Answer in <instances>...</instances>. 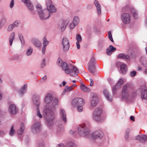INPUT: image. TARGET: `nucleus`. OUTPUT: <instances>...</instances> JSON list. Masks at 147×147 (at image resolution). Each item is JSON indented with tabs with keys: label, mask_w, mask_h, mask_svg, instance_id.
<instances>
[{
	"label": "nucleus",
	"mask_w": 147,
	"mask_h": 147,
	"mask_svg": "<svg viewBox=\"0 0 147 147\" xmlns=\"http://www.w3.org/2000/svg\"><path fill=\"white\" fill-rule=\"evenodd\" d=\"M45 104L44 107L43 114L45 115L53 114L58 105L59 99L57 97L53 98V95L50 93L46 94L43 99Z\"/></svg>",
	"instance_id": "nucleus-1"
},
{
	"label": "nucleus",
	"mask_w": 147,
	"mask_h": 147,
	"mask_svg": "<svg viewBox=\"0 0 147 147\" xmlns=\"http://www.w3.org/2000/svg\"><path fill=\"white\" fill-rule=\"evenodd\" d=\"M40 18L42 20L48 19L49 17L48 13L46 10H42V8L40 4H38L36 7Z\"/></svg>",
	"instance_id": "nucleus-2"
},
{
	"label": "nucleus",
	"mask_w": 147,
	"mask_h": 147,
	"mask_svg": "<svg viewBox=\"0 0 147 147\" xmlns=\"http://www.w3.org/2000/svg\"><path fill=\"white\" fill-rule=\"evenodd\" d=\"M102 111L100 108H96L93 112L92 118L95 121L100 122L102 121L101 114Z\"/></svg>",
	"instance_id": "nucleus-3"
},
{
	"label": "nucleus",
	"mask_w": 147,
	"mask_h": 147,
	"mask_svg": "<svg viewBox=\"0 0 147 147\" xmlns=\"http://www.w3.org/2000/svg\"><path fill=\"white\" fill-rule=\"evenodd\" d=\"M78 134L81 136H85L89 133V131L86 128L85 124H82L80 125L78 128Z\"/></svg>",
	"instance_id": "nucleus-4"
},
{
	"label": "nucleus",
	"mask_w": 147,
	"mask_h": 147,
	"mask_svg": "<svg viewBox=\"0 0 147 147\" xmlns=\"http://www.w3.org/2000/svg\"><path fill=\"white\" fill-rule=\"evenodd\" d=\"M128 85L126 84L123 87L121 94V98L124 101H127L130 99V96L127 92V89Z\"/></svg>",
	"instance_id": "nucleus-5"
},
{
	"label": "nucleus",
	"mask_w": 147,
	"mask_h": 147,
	"mask_svg": "<svg viewBox=\"0 0 147 147\" xmlns=\"http://www.w3.org/2000/svg\"><path fill=\"white\" fill-rule=\"evenodd\" d=\"M57 65L61 67L65 73L70 74V72L68 71L69 68V66H68L66 63L63 61L61 59L59 58L57 59Z\"/></svg>",
	"instance_id": "nucleus-6"
},
{
	"label": "nucleus",
	"mask_w": 147,
	"mask_h": 147,
	"mask_svg": "<svg viewBox=\"0 0 147 147\" xmlns=\"http://www.w3.org/2000/svg\"><path fill=\"white\" fill-rule=\"evenodd\" d=\"M47 10H46L48 13V15H50L51 13L56 12L57 9L52 4V1L50 0H48L46 3Z\"/></svg>",
	"instance_id": "nucleus-7"
},
{
	"label": "nucleus",
	"mask_w": 147,
	"mask_h": 147,
	"mask_svg": "<svg viewBox=\"0 0 147 147\" xmlns=\"http://www.w3.org/2000/svg\"><path fill=\"white\" fill-rule=\"evenodd\" d=\"M90 104L91 107H94L97 105L98 100L96 94L93 92L90 94Z\"/></svg>",
	"instance_id": "nucleus-8"
},
{
	"label": "nucleus",
	"mask_w": 147,
	"mask_h": 147,
	"mask_svg": "<svg viewBox=\"0 0 147 147\" xmlns=\"http://www.w3.org/2000/svg\"><path fill=\"white\" fill-rule=\"evenodd\" d=\"M62 44L63 51L64 52H67L69 48V43L68 39L64 37L62 40Z\"/></svg>",
	"instance_id": "nucleus-9"
},
{
	"label": "nucleus",
	"mask_w": 147,
	"mask_h": 147,
	"mask_svg": "<svg viewBox=\"0 0 147 147\" xmlns=\"http://www.w3.org/2000/svg\"><path fill=\"white\" fill-rule=\"evenodd\" d=\"M70 74H67L71 76L75 77L78 73V70L77 67L74 65H71L69 66V68L68 70Z\"/></svg>",
	"instance_id": "nucleus-10"
},
{
	"label": "nucleus",
	"mask_w": 147,
	"mask_h": 147,
	"mask_svg": "<svg viewBox=\"0 0 147 147\" xmlns=\"http://www.w3.org/2000/svg\"><path fill=\"white\" fill-rule=\"evenodd\" d=\"M80 19L78 17L74 16L72 21L69 23V27L71 30L74 29L79 23Z\"/></svg>",
	"instance_id": "nucleus-11"
},
{
	"label": "nucleus",
	"mask_w": 147,
	"mask_h": 147,
	"mask_svg": "<svg viewBox=\"0 0 147 147\" xmlns=\"http://www.w3.org/2000/svg\"><path fill=\"white\" fill-rule=\"evenodd\" d=\"M9 113L11 115H14L17 113L18 109V107L14 104H10L8 108Z\"/></svg>",
	"instance_id": "nucleus-12"
},
{
	"label": "nucleus",
	"mask_w": 147,
	"mask_h": 147,
	"mask_svg": "<svg viewBox=\"0 0 147 147\" xmlns=\"http://www.w3.org/2000/svg\"><path fill=\"white\" fill-rule=\"evenodd\" d=\"M103 134L101 131H97L93 132L92 136L94 139L95 140H100L103 137Z\"/></svg>",
	"instance_id": "nucleus-13"
},
{
	"label": "nucleus",
	"mask_w": 147,
	"mask_h": 147,
	"mask_svg": "<svg viewBox=\"0 0 147 147\" xmlns=\"http://www.w3.org/2000/svg\"><path fill=\"white\" fill-rule=\"evenodd\" d=\"M95 59L94 57H92L89 63L88 69L91 73H94L95 71Z\"/></svg>",
	"instance_id": "nucleus-14"
},
{
	"label": "nucleus",
	"mask_w": 147,
	"mask_h": 147,
	"mask_svg": "<svg viewBox=\"0 0 147 147\" xmlns=\"http://www.w3.org/2000/svg\"><path fill=\"white\" fill-rule=\"evenodd\" d=\"M121 19L125 24H128L130 21L131 17L129 13H124L121 16Z\"/></svg>",
	"instance_id": "nucleus-15"
},
{
	"label": "nucleus",
	"mask_w": 147,
	"mask_h": 147,
	"mask_svg": "<svg viewBox=\"0 0 147 147\" xmlns=\"http://www.w3.org/2000/svg\"><path fill=\"white\" fill-rule=\"evenodd\" d=\"M40 96L39 95L35 94L33 95L32 97V101L33 104L38 107L40 105V102L39 101Z\"/></svg>",
	"instance_id": "nucleus-16"
},
{
	"label": "nucleus",
	"mask_w": 147,
	"mask_h": 147,
	"mask_svg": "<svg viewBox=\"0 0 147 147\" xmlns=\"http://www.w3.org/2000/svg\"><path fill=\"white\" fill-rule=\"evenodd\" d=\"M69 23V21L68 20H65L60 22L58 25L59 28L62 31H63L67 26Z\"/></svg>",
	"instance_id": "nucleus-17"
},
{
	"label": "nucleus",
	"mask_w": 147,
	"mask_h": 147,
	"mask_svg": "<svg viewBox=\"0 0 147 147\" xmlns=\"http://www.w3.org/2000/svg\"><path fill=\"white\" fill-rule=\"evenodd\" d=\"M40 123L37 122L33 124L32 127V131L34 133H37L39 131L40 129Z\"/></svg>",
	"instance_id": "nucleus-18"
},
{
	"label": "nucleus",
	"mask_w": 147,
	"mask_h": 147,
	"mask_svg": "<svg viewBox=\"0 0 147 147\" xmlns=\"http://www.w3.org/2000/svg\"><path fill=\"white\" fill-rule=\"evenodd\" d=\"M22 0L30 11H32L34 9L33 5L30 0Z\"/></svg>",
	"instance_id": "nucleus-19"
},
{
	"label": "nucleus",
	"mask_w": 147,
	"mask_h": 147,
	"mask_svg": "<svg viewBox=\"0 0 147 147\" xmlns=\"http://www.w3.org/2000/svg\"><path fill=\"white\" fill-rule=\"evenodd\" d=\"M72 103L73 104L77 105L84 104V102L82 98H76L74 99L72 101Z\"/></svg>",
	"instance_id": "nucleus-20"
},
{
	"label": "nucleus",
	"mask_w": 147,
	"mask_h": 147,
	"mask_svg": "<svg viewBox=\"0 0 147 147\" xmlns=\"http://www.w3.org/2000/svg\"><path fill=\"white\" fill-rule=\"evenodd\" d=\"M27 85L25 84L18 91V93L20 96H22L26 92L27 90Z\"/></svg>",
	"instance_id": "nucleus-21"
},
{
	"label": "nucleus",
	"mask_w": 147,
	"mask_h": 147,
	"mask_svg": "<svg viewBox=\"0 0 147 147\" xmlns=\"http://www.w3.org/2000/svg\"><path fill=\"white\" fill-rule=\"evenodd\" d=\"M94 3L95 6L96 7L97 14L98 15H101V7L100 5L99 2L96 0L94 1Z\"/></svg>",
	"instance_id": "nucleus-22"
},
{
	"label": "nucleus",
	"mask_w": 147,
	"mask_h": 147,
	"mask_svg": "<svg viewBox=\"0 0 147 147\" xmlns=\"http://www.w3.org/2000/svg\"><path fill=\"white\" fill-rule=\"evenodd\" d=\"M136 139L142 142L147 141V136L145 135H139L136 137Z\"/></svg>",
	"instance_id": "nucleus-23"
},
{
	"label": "nucleus",
	"mask_w": 147,
	"mask_h": 147,
	"mask_svg": "<svg viewBox=\"0 0 147 147\" xmlns=\"http://www.w3.org/2000/svg\"><path fill=\"white\" fill-rule=\"evenodd\" d=\"M103 93L105 98L109 102H111L112 101V97L110 96L109 92L107 90L104 89L103 91Z\"/></svg>",
	"instance_id": "nucleus-24"
},
{
	"label": "nucleus",
	"mask_w": 147,
	"mask_h": 147,
	"mask_svg": "<svg viewBox=\"0 0 147 147\" xmlns=\"http://www.w3.org/2000/svg\"><path fill=\"white\" fill-rule=\"evenodd\" d=\"M116 50V49L113 46L110 45L109 47L107 49L106 53L108 55H110L114 52Z\"/></svg>",
	"instance_id": "nucleus-25"
},
{
	"label": "nucleus",
	"mask_w": 147,
	"mask_h": 147,
	"mask_svg": "<svg viewBox=\"0 0 147 147\" xmlns=\"http://www.w3.org/2000/svg\"><path fill=\"white\" fill-rule=\"evenodd\" d=\"M32 42L34 46L37 48L40 47L41 46L42 44L40 42L36 39H32Z\"/></svg>",
	"instance_id": "nucleus-26"
},
{
	"label": "nucleus",
	"mask_w": 147,
	"mask_h": 147,
	"mask_svg": "<svg viewBox=\"0 0 147 147\" xmlns=\"http://www.w3.org/2000/svg\"><path fill=\"white\" fill-rule=\"evenodd\" d=\"M80 88L81 90L84 92H87L90 91V89L86 86L85 85L82 84L80 86Z\"/></svg>",
	"instance_id": "nucleus-27"
},
{
	"label": "nucleus",
	"mask_w": 147,
	"mask_h": 147,
	"mask_svg": "<svg viewBox=\"0 0 147 147\" xmlns=\"http://www.w3.org/2000/svg\"><path fill=\"white\" fill-rule=\"evenodd\" d=\"M15 33L14 32H12L9 36V40L10 45L11 46L12 45L13 40L15 38Z\"/></svg>",
	"instance_id": "nucleus-28"
},
{
	"label": "nucleus",
	"mask_w": 147,
	"mask_h": 147,
	"mask_svg": "<svg viewBox=\"0 0 147 147\" xmlns=\"http://www.w3.org/2000/svg\"><path fill=\"white\" fill-rule=\"evenodd\" d=\"M60 114L62 120L64 121L65 123H66L67 121L66 114L65 112L64 109H61L60 112Z\"/></svg>",
	"instance_id": "nucleus-29"
},
{
	"label": "nucleus",
	"mask_w": 147,
	"mask_h": 147,
	"mask_svg": "<svg viewBox=\"0 0 147 147\" xmlns=\"http://www.w3.org/2000/svg\"><path fill=\"white\" fill-rule=\"evenodd\" d=\"M33 49L31 47H29L26 50L25 52L26 55L28 57L32 55Z\"/></svg>",
	"instance_id": "nucleus-30"
},
{
	"label": "nucleus",
	"mask_w": 147,
	"mask_h": 147,
	"mask_svg": "<svg viewBox=\"0 0 147 147\" xmlns=\"http://www.w3.org/2000/svg\"><path fill=\"white\" fill-rule=\"evenodd\" d=\"M24 129V127L23 123H21L20 127L19 129H18L17 131L18 134L19 135H21Z\"/></svg>",
	"instance_id": "nucleus-31"
},
{
	"label": "nucleus",
	"mask_w": 147,
	"mask_h": 147,
	"mask_svg": "<svg viewBox=\"0 0 147 147\" xmlns=\"http://www.w3.org/2000/svg\"><path fill=\"white\" fill-rule=\"evenodd\" d=\"M120 69L122 73L125 74L127 71V68L125 64L122 65L120 66Z\"/></svg>",
	"instance_id": "nucleus-32"
},
{
	"label": "nucleus",
	"mask_w": 147,
	"mask_h": 147,
	"mask_svg": "<svg viewBox=\"0 0 147 147\" xmlns=\"http://www.w3.org/2000/svg\"><path fill=\"white\" fill-rule=\"evenodd\" d=\"M117 57L120 59H124L126 60H129V59L128 55H124L123 54H120L117 56Z\"/></svg>",
	"instance_id": "nucleus-33"
},
{
	"label": "nucleus",
	"mask_w": 147,
	"mask_h": 147,
	"mask_svg": "<svg viewBox=\"0 0 147 147\" xmlns=\"http://www.w3.org/2000/svg\"><path fill=\"white\" fill-rule=\"evenodd\" d=\"M141 96L143 99L147 98V90H145L142 92Z\"/></svg>",
	"instance_id": "nucleus-34"
},
{
	"label": "nucleus",
	"mask_w": 147,
	"mask_h": 147,
	"mask_svg": "<svg viewBox=\"0 0 147 147\" xmlns=\"http://www.w3.org/2000/svg\"><path fill=\"white\" fill-rule=\"evenodd\" d=\"M15 127V126L14 125H12L11 127L9 133V135L11 136H13L15 133V130L14 129Z\"/></svg>",
	"instance_id": "nucleus-35"
},
{
	"label": "nucleus",
	"mask_w": 147,
	"mask_h": 147,
	"mask_svg": "<svg viewBox=\"0 0 147 147\" xmlns=\"http://www.w3.org/2000/svg\"><path fill=\"white\" fill-rule=\"evenodd\" d=\"M18 37L21 43L22 46V45H24L25 43V41L22 34H18Z\"/></svg>",
	"instance_id": "nucleus-36"
},
{
	"label": "nucleus",
	"mask_w": 147,
	"mask_h": 147,
	"mask_svg": "<svg viewBox=\"0 0 147 147\" xmlns=\"http://www.w3.org/2000/svg\"><path fill=\"white\" fill-rule=\"evenodd\" d=\"M118 89V87L116 85L113 86L112 88V93L113 95H115L116 94V91Z\"/></svg>",
	"instance_id": "nucleus-37"
},
{
	"label": "nucleus",
	"mask_w": 147,
	"mask_h": 147,
	"mask_svg": "<svg viewBox=\"0 0 147 147\" xmlns=\"http://www.w3.org/2000/svg\"><path fill=\"white\" fill-rule=\"evenodd\" d=\"M130 132V129H127L126 131L125 134V138L126 140H127L129 138V134Z\"/></svg>",
	"instance_id": "nucleus-38"
},
{
	"label": "nucleus",
	"mask_w": 147,
	"mask_h": 147,
	"mask_svg": "<svg viewBox=\"0 0 147 147\" xmlns=\"http://www.w3.org/2000/svg\"><path fill=\"white\" fill-rule=\"evenodd\" d=\"M140 61L141 63H142L144 66H146L147 65V62L144 58H142L140 60Z\"/></svg>",
	"instance_id": "nucleus-39"
},
{
	"label": "nucleus",
	"mask_w": 147,
	"mask_h": 147,
	"mask_svg": "<svg viewBox=\"0 0 147 147\" xmlns=\"http://www.w3.org/2000/svg\"><path fill=\"white\" fill-rule=\"evenodd\" d=\"M76 39L77 42H81L82 41V38L81 35L78 34L77 35L76 37Z\"/></svg>",
	"instance_id": "nucleus-40"
},
{
	"label": "nucleus",
	"mask_w": 147,
	"mask_h": 147,
	"mask_svg": "<svg viewBox=\"0 0 147 147\" xmlns=\"http://www.w3.org/2000/svg\"><path fill=\"white\" fill-rule=\"evenodd\" d=\"M47 123L49 128H51L53 125V123L52 121H47Z\"/></svg>",
	"instance_id": "nucleus-41"
},
{
	"label": "nucleus",
	"mask_w": 147,
	"mask_h": 147,
	"mask_svg": "<svg viewBox=\"0 0 147 147\" xmlns=\"http://www.w3.org/2000/svg\"><path fill=\"white\" fill-rule=\"evenodd\" d=\"M14 26H13V24H12L9 25L7 28V30L9 32L11 31L14 28Z\"/></svg>",
	"instance_id": "nucleus-42"
},
{
	"label": "nucleus",
	"mask_w": 147,
	"mask_h": 147,
	"mask_svg": "<svg viewBox=\"0 0 147 147\" xmlns=\"http://www.w3.org/2000/svg\"><path fill=\"white\" fill-rule=\"evenodd\" d=\"M108 37L109 40L112 42H114V41L113 40L112 34L111 33V31H109L108 32Z\"/></svg>",
	"instance_id": "nucleus-43"
},
{
	"label": "nucleus",
	"mask_w": 147,
	"mask_h": 147,
	"mask_svg": "<svg viewBox=\"0 0 147 147\" xmlns=\"http://www.w3.org/2000/svg\"><path fill=\"white\" fill-rule=\"evenodd\" d=\"M56 125L61 128L62 129H63V126H62L61 122L60 121H58L56 122Z\"/></svg>",
	"instance_id": "nucleus-44"
},
{
	"label": "nucleus",
	"mask_w": 147,
	"mask_h": 147,
	"mask_svg": "<svg viewBox=\"0 0 147 147\" xmlns=\"http://www.w3.org/2000/svg\"><path fill=\"white\" fill-rule=\"evenodd\" d=\"M124 83L123 81V79H121L119 80L118 82L115 85L118 87L120 85Z\"/></svg>",
	"instance_id": "nucleus-45"
},
{
	"label": "nucleus",
	"mask_w": 147,
	"mask_h": 147,
	"mask_svg": "<svg viewBox=\"0 0 147 147\" xmlns=\"http://www.w3.org/2000/svg\"><path fill=\"white\" fill-rule=\"evenodd\" d=\"M19 23L20 21L18 20H16L12 23V24L14 27H17L19 26Z\"/></svg>",
	"instance_id": "nucleus-46"
},
{
	"label": "nucleus",
	"mask_w": 147,
	"mask_h": 147,
	"mask_svg": "<svg viewBox=\"0 0 147 147\" xmlns=\"http://www.w3.org/2000/svg\"><path fill=\"white\" fill-rule=\"evenodd\" d=\"M131 11L134 17L135 18L137 17L138 15V13L136 10L134 9H133Z\"/></svg>",
	"instance_id": "nucleus-47"
},
{
	"label": "nucleus",
	"mask_w": 147,
	"mask_h": 147,
	"mask_svg": "<svg viewBox=\"0 0 147 147\" xmlns=\"http://www.w3.org/2000/svg\"><path fill=\"white\" fill-rule=\"evenodd\" d=\"M37 116L38 117L40 118H41L42 117V115L40 114V112L38 108L37 109Z\"/></svg>",
	"instance_id": "nucleus-48"
},
{
	"label": "nucleus",
	"mask_w": 147,
	"mask_h": 147,
	"mask_svg": "<svg viewBox=\"0 0 147 147\" xmlns=\"http://www.w3.org/2000/svg\"><path fill=\"white\" fill-rule=\"evenodd\" d=\"M65 90L67 92H69L71 90V88H70L69 86H66L65 88Z\"/></svg>",
	"instance_id": "nucleus-49"
},
{
	"label": "nucleus",
	"mask_w": 147,
	"mask_h": 147,
	"mask_svg": "<svg viewBox=\"0 0 147 147\" xmlns=\"http://www.w3.org/2000/svg\"><path fill=\"white\" fill-rule=\"evenodd\" d=\"M14 5V0H11L10 3L9 7L11 8H12L13 7Z\"/></svg>",
	"instance_id": "nucleus-50"
},
{
	"label": "nucleus",
	"mask_w": 147,
	"mask_h": 147,
	"mask_svg": "<svg viewBox=\"0 0 147 147\" xmlns=\"http://www.w3.org/2000/svg\"><path fill=\"white\" fill-rule=\"evenodd\" d=\"M136 74V72L135 71H131L130 74V75L131 77H134L135 76Z\"/></svg>",
	"instance_id": "nucleus-51"
},
{
	"label": "nucleus",
	"mask_w": 147,
	"mask_h": 147,
	"mask_svg": "<svg viewBox=\"0 0 147 147\" xmlns=\"http://www.w3.org/2000/svg\"><path fill=\"white\" fill-rule=\"evenodd\" d=\"M49 43V42L48 41H45L43 42V46L46 47Z\"/></svg>",
	"instance_id": "nucleus-52"
},
{
	"label": "nucleus",
	"mask_w": 147,
	"mask_h": 147,
	"mask_svg": "<svg viewBox=\"0 0 147 147\" xmlns=\"http://www.w3.org/2000/svg\"><path fill=\"white\" fill-rule=\"evenodd\" d=\"M137 95V94L135 92H133L131 94V96L132 98H135Z\"/></svg>",
	"instance_id": "nucleus-53"
},
{
	"label": "nucleus",
	"mask_w": 147,
	"mask_h": 147,
	"mask_svg": "<svg viewBox=\"0 0 147 147\" xmlns=\"http://www.w3.org/2000/svg\"><path fill=\"white\" fill-rule=\"evenodd\" d=\"M78 111L80 112H81L83 111V107L82 106H78Z\"/></svg>",
	"instance_id": "nucleus-54"
},
{
	"label": "nucleus",
	"mask_w": 147,
	"mask_h": 147,
	"mask_svg": "<svg viewBox=\"0 0 147 147\" xmlns=\"http://www.w3.org/2000/svg\"><path fill=\"white\" fill-rule=\"evenodd\" d=\"M46 47L43 46L42 48V52L43 54H45L46 49Z\"/></svg>",
	"instance_id": "nucleus-55"
},
{
	"label": "nucleus",
	"mask_w": 147,
	"mask_h": 147,
	"mask_svg": "<svg viewBox=\"0 0 147 147\" xmlns=\"http://www.w3.org/2000/svg\"><path fill=\"white\" fill-rule=\"evenodd\" d=\"M108 82H109V83H110V84L111 85L113 84V81L111 78H109L108 79Z\"/></svg>",
	"instance_id": "nucleus-56"
},
{
	"label": "nucleus",
	"mask_w": 147,
	"mask_h": 147,
	"mask_svg": "<svg viewBox=\"0 0 147 147\" xmlns=\"http://www.w3.org/2000/svg\"><path fill=\"white\" fill-rule=\"evenodd\" d=\"M77 85L76 84H73L71 86H69L70 88H71V90L73 89L75 87L77 86Z\"/></svg>",
	"instance_id": "nucleus-57"
},
{
	"label": "nucleus",
	"mask_w": 147,
	"mask_h": 147,
	"mask_svg": "<svg viewBox=\"0 0 147 147\" xmlns=\"http://www.w3.org/2000/svg\"><path fill=\"white\" fill-rule=\"evenodd\" d=\"M80 42H76V46L77 49H79L80 48Z\"/></svg>",
	"instance_id": "nucleus-58"
},
{
	"label": "nucleus",
	"mask_w": 147,
	"mask_h": 147,
	"mask_svg": "<svg viewBox=\"0 0 147 147\" xmlns=\"http://www.w3.org/2000/svg\"><path fill=\"white\" fill-rule=\"evenodd\" d=\"M69 134L72 135L74 134L75 133V132L73 130H71L69 131Z\"/></svg>",
	"instance_id": "nucleus-59"
},
{
	"label": "nucleus",
	"mask_w": 147,
	"mask_h": 147,
	"mask_svg": "<svg viewBox=\"0 0 147 147\" xmlns=\"http://www.w3.org/2000/svg\"><path fill=\"white\" fill-rule=\"evenodd\" d=\"M57 147H65V146L63 144L60 143L58 145Z\"/></svg>",
	"instance_id": "nucleus-60"
},
{
	"label": "nucleus",
	"mask_w": 147,
	"mask_h": 147,
	"mask_svg": "<svg viewBox=\"0 0 147 147\" xmlns=\"http://www.w3.org/2000/svg\"><path fill=\"white\" fill-rule=\"evenodd\" d=\"M90 86H92L93 84V80L91 79V78H90Z\"/></svg>",
	"instance_id": "nucleus-61"
},
{
	"label": "nucleus",
	"mask_w": 147,
	"mask_h": 147,
	"mask_svg": "<svg viewBox=\"0 0 147 147\" xmlns=\"http://www.w3.org/2000/svg\"><path fill=\"white\" fill-rule=\"evenodd\" d=\"M45 61V60L44 59L43 60V62L42 63L41 65V67H44L45 66V63L44 62Z\"/></svg>",
	"instance_id": "nucleus-62"
},
{
	"label": "nucleus",
	"mask_w": 147,
	"mask_h": 147,
	"mask_svg": "<svg viewBox=\"0 0 147 147\" xmlns=\"http://www.w3.org/2000/svg\"><path fill=\"white\" fill-rule=\"evenodd\" d=\"M44 145L43 143H40L38 145V147H44Z\"/></svg>",
	"instance_id": "nucleus-63"
},
{
	"label": "nucleus",
	"mask_w": 147,
	"mask_h": 147,
	"mask_svg": "<svg viewBox=\"0 0 147 147\" xmlns=\"http://www.w3.org/2000/svg\"><path fill=\"white\" fill-rule=\"evenodd\" d=\"M130 119L131 120L133 121H134L135 120L134 117L133 116H131L130 117Z\"/></svg>",
	"instance_id": "nucleus-64"
}]
</instances>
